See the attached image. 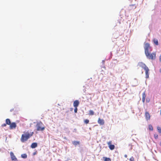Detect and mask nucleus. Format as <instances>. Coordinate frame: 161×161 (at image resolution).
Returning <instances> with one entry per match:
<instances>
[{"mask_svg":"<svg viewBox=\"0 0 161 161\" xmlns=\"http://www.w3.org/2000/svg\"><path fill=\"white\" fill-rule=\"evenodd\" d=\"M159 60L161 62V55L159 57Z\"/></svg>","mask_w":161,"mask_h":161,"instance_id":"obj_29","label":"nucleus"},{"mask_svg":"<svg viewBox=\"0 0 161 161\" xmlns=\"http://www.w3.org/2000/svg\"><path fill=\"white\" fill-rule=\"evenodd\" d=\"M37 146V144L36 142L33 143L31 145V147L32 148H35Z\"/></svg>","mask_w":161,"mask_h":161,"instance_id":"obj_12","label":"nucleus"},{"mask_svg":"<svg viewBox=\"0 0 161 161\" xmlns=\"http://www.w3.org/2000/svg\"><path fill=\"white\" fill-rule=\"evenodd\" d=\"M160 72L161 73V69L160 70Z\"/></svg>","mask_w":161,"mask_h":161,"instance_id":"obj_36","label":"nucleus"},{"mask_svg":"<svg viewBox=\"0 0 161 161\" xmlns=\"http://www.w3.org/2000/svg\"><path fill=\"white\" fill-rule=\"evenodd\" d=\"M72 143L74 145L76 146L80 144V142L77 141H74L72 142Z\"/></svg>","mask_w":161,"mask_h":161,"instance_id":"obj_14","label":"nucleus"},{"mask_svg":"<svg viewBox=\"0 0 161 161\" xmlns=\"http://www.w3.org/2000/svg\"><path fill=\"white\" fill-rule=\"evenodd\" d=\"M125 157V158H127V155L126 154H125L124 156Z\"/></svg>","mask_w":161,"mask_h":161,"instance_id":"obj_30","label":"nucleus"},{"mask_svg":"<svg viewBox=\"0 0 161 161\" xmlns=\"http://www.w3.org/2000/svg\"><path fill=\"white\" fill-rule=\"evenodd\" d=\"M145 97H146V95H145V92H144L142 93V98H145Z\"/></svg>","mask_w":161,"mask_h":161,"instance_id":"obj_23","label":"nucleus"},{"mask_svg":"<svg viewBox=\"0 0 161 161\" xmlns=\"http://www.w3.org/2000/svg\"><path fill=\"white\" fill-rule=\"evenodd\" d=\"M6 124H6V123L2 124V126H3V127H5V126H6Z\"/></svg>","mask_w":161,"mask_h":161,"instance_id":"obj_27","label":"nucleus"},{"mask_svg":"<svg viewBox=\"0 0 161 161\" xmlns=\"http://www.w3.org/2000/svg\"><path fill=\"white\" fill-rule=\"evenodd\" d=\"M112 142L110 141L107 143L109 149L111 150H113L114 149L115 146L114 145L111 144Z\"/></svg>","mask_w":161,"mask_h":161,"instance_id":"obj_5","label":"nucleus"},{"mask_svg":"<svg viewBox=\"0 0 161 161\" xmlns=\"http://www.w3.org/2000/svg\"><path fill=\"white\" fill-rule=\"evenodd\" d=\"M157 129L159 133H161V128L158 127H157Z\"/></svg>","mask_w":161,"mask_h":161,"instance_id":"obj_21","label":"nucleus"},{"mask_svg":"<svg viewBox=\"0 0 161 161\" xmlns=\"http://www.w3.org/2000/svg\"><path fill=\"white\" fill-rule=\"evenodd\" d=\"M79 102L78 100H76L73 103V105L74 107H77L79 105Z\"/></svg>","mask_w":161,"mask_h":161,"instance_id":"obj_11","label":"nucleus"},{"mask_svg":"<svg viewBox=\"0 0 161 161\" xmlns=\"http://www.w3.org/2000/svg\"><path fill=\"white\" fill-rule=\"evenodd\" d=\"M16 127V125L15 123L13 122L10 125V129H15Z\"/></svg>","mask_w":161,"mask_h":161,"instance_id":"obj_7","label":"nucleus"},{"mask_svg":"<svg viewBox=\"0 0 161 161\" xmlns=\"http://www.w3.org/2000/svg\"><path fill=\"white\" fill-rule=\"evenodd\" d=\"M13 110H14V109H11V110H10V111L11 112H12V111H13Z\"/></svg>","mask_w":161,"mask_h":161,"instance_id":"obj_33","label":"nucleus"},{"mask_svg":"<svg viewBox=\"0 0 161 161\" xmlns=\"http://www.w3.org/2000/svg\"><path fill=\"white\" fill-rule=\"evenodd\" d=\"M98 123L101 125H103L104 124V121L103 119H98Z\"/></svg>","mask_w":161,"mask_h":161,"instance_id":"obj_13","label":"nucleus"},{"mask_svg":"<svg viewBox=\"0 0 161 161\" xmlns=\"http://www.w3.org/2000/svg\"><path fill=\"white\" fill-rule=\"evenodd\" d=\"M146 56L147 58L149 59H153L156 57V53H148L147 51H146Z\"/></svg>","mask_w":161,"mask_h":161,"instance_id":"obj_2","label":"nucleus"},{"mask_svg":"<svg viewBox=\"0 0 161 161\" xmlns=\"http://www.w3.org/2000/svg\"><path fill=\"white\" fill-rule=\"evenodd\" d=\"M13 161H18V160L17 159H14V160H12Z\"/></svg>","mask_w":161,"mask_h":161,"instance_id":"obj_31","label":"nucleus"},{"mask_svg":"<svg viewBox=\"0 0 161 161\" xmlns=\"http://www.w3.org/2000/svg\"><path fill=\"white\" fill-rule=\"evenodd\" d=\"M144 70H145L146 78V79L148 78H149V75L148 72L149 70L148 67L146 68V69L145 68Z\"/></svg>","mask_w":161,"mask_h":161,"instance_id":"obj_8","label":"nucleus"},{"mask_svg":"<svg viewBox=\"0 0 161 161\" xmlns=\"http://www.w3.org/2000/svg\"><path fill=\"white\" fill-rule=\"evenodd\" d=\"M43 125L42 123L41 122H37V123L36 127L37 128V130L38 131H43L45 129L44 127H42V125Z\"/></svg>","mask_w":161,"mask_h":161,"instance_id":"obj_4","label":"nucleus"},{"mask_svg":"<svg viewBox=\"0 0 161 161\" xmlns=\"http://www.w3.org/2000/svg\"><path fill=\"white\" fill-rule=\"evenodd\" d=\"M145 98H142V101L143 103L144 102Z\"/></svg>","mask_w":161,"mask_h":161,"instance_id":"obj_28","label":"nucleus"},{"mask_svg":"<svg viewBox=\"0 0 161 161\" xmlns=\"http://www.w3.org/2000/svg\"><path fill=\"white\" fill-rule=\"evenodd\" d=\"M86 91V90L85 89H84L83 90V91H84V92H85Z\"/></svg>","mask_w":161,"mask_h":161,"instance_id":"obj_35","label":"nucleus"},{"mask_svg":"<svg viewBox=\"0 0 161 161\" xmlns=\"http://www.w3.org/2000/svg\"><path fill=\"white\" fill-rule=\"evenodd\" d=\"M160 114L161 115V109L160 110Z\"/></svg>","mask_w":161,"mask_h":161,"instance_id":"obj_37","label":"nucleus"},{"mask_svg":"<svg viewBox=\"0 0 161 161\" xmlns=\"http://www.w3.org/2000/svg\"><path fill=\"white\" fill-rule=\"evenodd\" d=\"M84 122L86 124H88L89 122V120L88 119H86L85 120Z\"/></svg>","mask_w":161,"mask_h":161,"instance_id":"obj_22","label":"nucleus"},{"mask_svg":"<svg viewBox=\"0 0 161 161\" xmlns=\"http://www.w3.org/2000/svg\"><path fill=\"white\" fill-rule=\"evenodd\" d=\"M33 134V132H32L31 134H30L28 132H26L23 134L22 135L21 141L22 142H24L25 141L27 140L30 137L32 136Z\"/></svg>","mask_w":161,"mask_h":161,"instance_id":"obj_1","label":"nucleus"},{"mask_svg":"<svg viewBox=\"0 0 161 161\" xmlns=\"http://www.w3.org/2000/svg\"><path fill=\"white\" fill-rule=\"evenodd\" d=\"M154 137L155 139H157L158 138V135L157 134H155L154 135Z\"/></svg>","mask_w":161,"mask_h":161,"instance_id":"obj_24","label":"nucleus"},{"mask_svg":"<svg viewBox=\"0 0 161 161\" xmlns=\"http://www.w3.org/2000/svg\"><path fill=\"white\" fill-rule=\"evenodd\" d=\"M148 128L150 130H153V127L151 125H149L148 126Z\"/></svg>","mask_w":161,"mask_h":161,"instance_id":"obj_19","label":"nucleus"},{"mask_svg":"<svg viewBox=\"0 0 161 161\" xmlns=\"http://www.w3.org/2000/svg\"><path fill=\"white\" fill-rule=\"evenodd\" d=\"M103 159L105 161H111V159L109 158H107L106 157H103Z\"/></svg>","mask_w":161,"mask_h":161,"instance_id":"obj_16","label":"nucleus"},{"mask_svg":"<svg viewBox=\"0 0 161 161\" xmlns=\"http://www.w3.org/2000/svg\"><path fill=\"white\" fill-rule=\"evenodd\" d=\"M159 144L161 146V141L160 142Z\"/></svg>","mask_w":161,"mask_h":161,"instance_id":"obj_34","label":"nucleus"},{"mask_svg":"<svg viewBox=\"0 0 161 161\" xmlns=\"http://www.w3.org/2000/svg\"><path fill=\"white\" fill-rule=\"evenodd\" d=\"M6 124L8 125H10L11 124V121L9 119H7L6 120Z\"/></svg>","mask_w":161,"mask_h":161,"instance_id":"obj_15","label":"nucleus"},{"mask_svg":"<svg viewBox=\"0 0 161 161\" xmlns=\"http://www.w3.org/2000/svg\"><path fill=\"white\" fill-rule=\"evenodd\" d=\"M144 48L145 49V54L146 50L147 51L148 53H151L152 51V47H150V44L148 43H147L145 44Z\"/></svg>","mask_w":161,"mask_h":161,"instance_id":"obj_3","label":"nucleus"},{"mask_svg":"<svg viewBox=\"0 0 161 161\" xmlns=\"http://www.w3.org/2000/svg\"><path fill=\"white\" fill-rule=\"evenodd\" d=\"M153 42L156 45H158V41L157 39H154L153 40Z\"/></svg>","mask_w":161,"mask_h":161,"instance_id":"obj_17","label":"nucleus"},{"mask_svg":"<svg viewBox=\"0 0 161 161\" xmlns=\"http://www.w3.org/2000/svg\"><path fill=\"white\" fill-rule=\"evenodd\" d=\"M146 119L147 120H148L150 119V115L149 113L147 112H146L145 114Z\"/></svg>","mask_w":161,"mask_h":161,"instance_id":"obj_10","label":"nucleus"},{"mask_svg":"<svg viewBox=\"0 0 161 161\" xmlns=\"http://www.w3.org/2000/svg\"><path fill=\"white\" fill-rule=\"evenodd\" d=\"M130 161H134V158L133 157H131L130 159Z\"/></svg>","mask_w":161,"mask_h":161,"instance_id":"obj_25","label":"nucleus"},{"mask_svg":"<svg viewBox=\"0 0 161 161\" xmlns=\"http://www.w3.org/2000/svg\"><path fill=\"white\" fill-rule=\"evenodd\" d=\"M104 63H105V61H104V60H103L102 61V63H103V64H104Z\"/></svg>","mask_w":161,"mask_h":161,"instance_id":"obj_32","label":"nucleus"},{"mask_svg":"<svg viewBox=\"0 0 161 161\" xmlns=\"http://www.w3.org/2000/svg\"><path fill=\"white\" fill-rule=\"evenodd\" d=\"M10 155L11 158L12 160H14V159H17L16 157L14 156L13 153L12 152H11L10 153Z\"/></svg>","mask_w":161,"mask_h":161,"instance_id":"obj_9","label":"nucleus"},{"mask_svg":"<svg viewBox=\"0 0 161 161\" xmlns=\"http://www.w3.org/2000/svg\"><path fill=\"white\" fill-rule=\"evenodd\" d=\"M94 114V112L92 110L89 111V114L90 115H93Z\"/></svg>","mask_w":161,"mask_h":161,"instance_id":"obj_20","label":"nucleus"},{"mask_svg":"<svg viewBox=\"0 0 161 161\" xmlns=\"http://www.w3.org/2000/svg\"><path fill=\"white\" fill-rule=\"evenodd\" d=\"M75 109H74V112L75 113H77V107H75Z\"/></svg>","mask_w":161,"mask_h":161,"instance_id":"obj_26","label":"nucleus"},{"mask_svg":"<svg viewBox=\"0 0 161 161\" xmlns=\"http://www.w3.org/2000/svg\"><path fill=\"white\" fill-rule=\"evenodd\" d=\"M21 157L24 158H26L27 157V155L25 154H22L21 155Z\"/></svg>","mask_w":161,"mask_h":161,"instance_id":"obj_18","label":"nucleus"},{"mask_svg":"<svg viewBox=\"0 0 161 161\" xmlns=\"http://www.w3.org/2000/svg\"><path fill=\"white\" fill-rule=\"evenodd\" d=\"M138 65L140 67H142L144 69L148 67L145 64L142 62L139 63Z\"/></svg>","mask_w":161,"mask_h":161,"instance_id":"obj_6","label":"nucleus"}]
</instances>
